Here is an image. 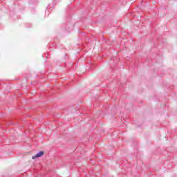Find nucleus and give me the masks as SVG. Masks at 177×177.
<instances>
[{
    "instance_id": "f257e3e1",
    "label": "nucleus",
    "mask_w": 177,
    "mask_h": 177,
    "mask_svg": "<svg viewBox=\"0 0 177 177\" xmlns=\"http://www.w3.org/2000/svg\"><path fill=\"white\" fill-rule=\"evenodd\" d=\"M43 154H44V151H40L36 155L33 156L32 157V160H35V158H38L39 157H42Z\"/></svg>"
}]
</instances>
